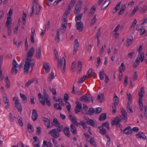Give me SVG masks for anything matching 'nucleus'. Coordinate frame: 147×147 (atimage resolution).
<instances>
[{"label":"nucleus","instance_id":"f257e3e1","mask_svg":"<svg viewBox=\"0 0 147 147\" xmlns=\"http://www.w3.org/2000/svg\"><path fill=\"white\" fill-rule=\"evenodd\" d=\"M34 52V49L32 47L29 50L26 56L24 58L25 61L24 65V69L25 72H28L30 68L32 69L34 65L35 61L32 58Z\"/></svg>","mask_w":147,"mask_h":147},{"label":"nucleus","instance_id":"f03ea898","mask_svg":"<svg viewBox=\"0 0 147 147\" xmlns=\"http://www.w3.org/2000/svg\"><path fill=\"white\" fill-rule=\"evenodd\" d=\"M39 100L40 102L43 105H45V102L47 105L49 106H50L51 103L50 100L49 99V96L45 92H44V95L42 96V95L39 93L38 94Z\"/></svg>","mask_w":147,"mask_h":147},{"label":"nucleus","instance_id":"7ed1b4c3","mask_svg":"<svg viewBox=\"0 0 147 147\" xmlns=\"http://www.w3.org/2000/svg\"><path fill=\"white\" fill-rule=\"evenodd\" d=\"M65 59L62 57L61 59L58 58L57 67L59 69L61 70L63 73H64L65 69Z\"/></svg>","mask_w":147,"mask_h":147},{"label":"nucleus","instance_id":"20e7f679","mask_svg":"<svg viewBox=\"0 0 147 147\" xmlns=\"http://www.w3.org/2000/svg\"><path fill=\"white\" fill-rule=\"evenodd\" d=\"M144 94V91L143 87H142L140 89V92L138 93V95L139 98L138 102L140 105V109L141 111H142L143 109V104H142V97Z\"/></svg>","mask_w":147,"mask_h":147},{"label":"nucleus","instance_id":"39448f33","mask_svg":"<svg viewBox=\"0 0 147 147\" xmlns=\"http://www.w3.org/2000/svg\"><path fill=\"white\" fill-rule=\"evenodd\" d=\"M41 9V6L38 3H37L36 5H33L31 9V16L33 15L34 13V10L35 9L36 10L35 14L38 15L40 12Z\"/></svg>","mask_w":147,"mask_h":147},{"label":"nucleus","instance_id":"423d86ee","mask_svg":"<svg viewBox=\"0 0 147 147\" xmlns=\"http://www.w3.org/2000/svg\"><path fill=\"white\" fill-rule=\"evenodd\" d=\"M12 65L11 69V72L12 74L16 75L18 71L16 68L19 66V65L17 63L16 60L14 59L13 60Z\"/></svg>","mask_w":147,"mask_h":147},{"label":"nucleus","instance_id":"0eeeda50","mask_svg":"<svg viewBox=\"0 0 147 147\" xmlns=\"http://www.w3.org/2000/svg\"><path fill=\"white\" fill-rule=\"evenodd\" d=\"M13 100L15 102V105L18 111L21 112L22 107L19 102L18 98L16 97H14L13 98Z\"/></svg>","mask_w":147,"mask_h":147},{"label":"nucleus","instance_id":"6e6552de","mask_svg":"<svg viewBox=\"0 0 147 147\" xmlns=\"http://www.w3.org/2000/svg\"><path fill=\"white\" fill-rule=\"evenodd\" d=\"M67 22V20H64L62 23V26L58 30L57 32H58L60 34H61L65 32L66 29Z\"/></svg>","mask_w":147,"mask_h":147},{"label":"nucleus","instance_id":"1a4fd4ad","mask_svg":"<svg viewBox=\"0 0 147 147\" xmlns=\"http://www.w3.org/2000/svg\"><path fill=\"white\" fill-rule=\"evenodd\" d=\"M90 100H91L92 102H93V100L92 96L90 95L88 96L84 95L81 98V101L86 102H88Z\"/></svg>","mask_w":147,"mask_h":147},{"label":"nucleus","instance_id":"9d476101","mask_svg":"<svg viewBox=\"0 0 147 147\" xmlns=\"http://www.w3.org/2000/svg\"><path fill=\"white\" fill-rule=\"evenodd\" d=\"M49 134H51L52 136L55 138H57L59 136V133L57 131L56 129H52L49 132Z\"/></svg>","mask_w":147,"mask_h":147},{"label":"nucleus","instance_id":"9b49d317","mask_svg":"<svg viewBox=\"0 0 147 147\" xmlns=\"http://www.w3.org/2000/svg\"><path fill=\"white\" fill-rule=\"evenodd\" d=\"M142 50V47L141 45L139 46L138 49V56H139L141 58V62L143 61L144 58V54L143 52H141V51Z\"/></svg>","mask_w":147,"mask_h":147},{"label":"nucleus","instance_id":"f8f14e48","mask_svg":"<svg viewBox=\"0 0 147 147\" xmlns=\"http://www.w3.org/2000/svg\"><path fill=\"white\" fill-rule=\"evenodd\" d=\"M43 68L45 70L46 73H49L50 71V64L48 63L44 62L43 63Z\"/></svg>","mask_w":147,"mask_h":147},{"label":"nucleus","instance_id":"ddd939ff","mask_svg":"<svg viewBox=\"0 0 147 147\" xmlns=\"http://www.w3.org/2000/svg\"><path fill=\"white\" fill-rule=\"evenodd\" d=\"M121 116H120V117L121 120H124L126 122L127 121V113L124 110H121Z\"/></svg>","mask_w":147,"mask_h":147},{"label":"nucleus","instance_id":"4468645a","mask_svg":"<svg viewBox=\"0 0 147 147\" xmlns=\"http://www.w3.org/2000/svg\"><path fill=\"white\" fill-rule=\"evenodd\" d=\"M97 7V4H95L92 7L88 14L89 16H90L93 15L95 12Z\"/></svg>","mask_w":147,"mask_h":147},{"label":"nucleus","instance_id":"2eb2a0df","mask_svg":"<svg viewBox=\"0 0 147 147\" xmlns=\"http://www.w3.org/2000/svg\"><path fill=\"white\" fill-rule=\"evenodd\" d=\"M74 49L73 51V53L74 54L76 53L79 47V43L77 39L75 40L74 42Z\"/></svg>","mask_w":147,"mask_h":147},{"label":"nucleus","instance_id":"dca6fc26","mask_svg":"<svg viewBox=\"0 0 147 147\" xmlns=\"http://www.w3.org/2000/svg\"><path fill=\"white\" fill-rule=\"evenodd\" d=\"M76 27L77 30L79 32L82 31L83 28V24L82 22L76 23Z\"/></svg>","mask_w":147,"mask_h":147},{"label":"nucleus","instance_id":"f3484780","mask_svg":"<svg viewBox=\"0 0 147 147\" xmlns=\"http://www.w3.org/2000/svg\"><path fill=\"white\" fill-rule=\"evenodd\" d=\"M132 132V129L130 126H127L124 129L123 133L126 135H129Z\"/></svg>","mask_w":147,"mask_h":147},{"label":"nucleus","instance_id":"a211bd4d","mask_svg":"<svg viewBox=\"0 0 147 147\" xmlns=\"http://www.w3.org/2000/svg\"><path fill=\"white\" fill-rule=\"evenodd\" d=\"M121 120L120 117H116L113 121H112V125H116L117 126L120 125L119 123Z\"/></svg>","mask_w":147,"mask_h":147},{"label":"nucleus","instance_id":"6ab92c4d","mask_svg":"<svg viewBox=\"0 0 147 147\" xmlns=\"http://www.w3.org/2000/svg\"><path fill=\"white\" fill-rule=\"evenodd\" d=\"M87 123L93 127H96L97 126L96 123L93 120L90 119H88L87 120Z\"/></svg>","mask_w":147,"mask_h":147},{"label":"nucleus","instance_id":"aec40b11","mask_svg":"<svg viewBox=\"0 0 147 147\" xmlns=\"http://www.w3.org/2000/svg\"><path fill=\"white\" fill-rule=\"evenodd\" d=\"M33 139L34 141L32 145L34 147H39V144L37 137L35 136L33 138Z\"/></svg>","mask_w":147,"mask_h":147},{"label":"nucleus","instance_id":"412c9836","mask_svg":"<svg viewBox=\"0 0 147 147\" xmlns=\"http://www.w3.org/2000/svg\"><path fill=\"white\" fill-rule=\"evenodd\" d=\"M136 136L138 138L145 140L146 138V137L145 135V134L143 132H140L136 135Z\"/></svg>","mask_w":147,"mask_h":147},{"label":"nucleus","instance_id":"4be33fe9","mask_svg":"<svg viewBox=\"0 0 147 147\" xmlns=\"http://www.w3.org/2000/svg\"><path fill=\"white\" fill-rule=\"evenodd\" d=\"M38 114L36 109H33L32 113V118L34 121L36 120L38 117Z\"/></svg>","mask_w":147,"mask_h":147},{"label":"nucleus","instance_id":"5701e85b","mask_svg":"<svg viewBox=\"0 0 147 147\" xmlns=\"http://www.w3.org/2000/svg\"><path fill=\"white\" fill-rule=\"evenodd\" d=\"M75 108V111L76 113L80 112L82 108V104L81 103L78 102Z\"/></svg>","mask_w":147,"mask_h":147},{"label":"nucleus","instance_id":"b1692460","mask_svg":"<svg viewBox=\"0 0 147 147\" xmlns=\"http://www.w3.org/2000/svg\"><path fill=\"white\" fill-rule=\"evenodd\" d=\"M88 76L89 77L94 78L96 76V74L93 71L92 69H90L87 73Z\"/></svg>","mask_w":147,"mask_h":147},{"label":"nucleus","instance_id":"393cba45","mask_svg":"<svg viewBox=\"0 0 147 147\" xmlns=\"http://www.w3.org/2000/svg\"><path fill=\"white\" fill-rule=\"evenodd\" d=\"M69 118L72 122L76 125L78 126L79 124L77 122L76 118L71 115H69Z\"/></svg>","mask_w":147,"mask_h":147},{"label":"nucleus","instance_id":"a878e982","mask_svg":"<svg viewBox=\"0 0 147 147\" xmlns=\"http://www.w3.org/2000/svg\"><path fill=\"white\" fill-rule=\"evenodd\" d=\"M31 34L30 36V41L32 43L34 42V36L35 33V30L34 28H32L31 29Z\"/></svg>","mask_w":147,"mask_h":147},{"label":"nucleus","instance_id":"bb28decb","mask_svg":"<svg viewBox=\"0 0 147 147\" xmlns=\"http://www.w3.org/2000/svg\"><path fill=\"white\" fill-rule=\"evenodd\" d=\"M43 121L45 122V126L47 128L50 127V121L49 120L46 118H43L42 119Z\"/></svg>","mask_w":147,"mask_h":147},{"label":"nucleus","instance_id":"cd10ccee","mask_svg":"<svg viewBox=\"0 0 147 147\" xmlns=\"http://www.w3.org/2000/svg\"><path fill=\"white\" fill-rule=\"evenodd\" d=\"M76 0H71L68 7V9L70 10L73 7L76 3Z\"/></svg>","mask_w":147,"mask_h":147},{"label":"nucleus","instance_id":"c85d7f7f","mask_svg":"<svg viewBox=\"0 0 147 147\" xmlns=\"http://www.w3.org/2000/svg\"><path fill=\"white\" fill-rule=\"evenodd\" d=\"M11 17L8 16L6 22L5 26L6 27H11Z\"/></svg>","mask_w":147,"mask_h":147},{"label":"nucleus","instance_id":"c756f323","mask_svg":"<svg viewBox=\"0 0 147 147\" xmlns=\"http://www.w3.org/2000/svg\"><path fill=\"white\" fill-rule=\"evenodd\" d=\"M42 55L41 53V49L40 48H39L36 50V57L37 58L40 59Z\"/></svg>","mask_w":147,"mask_h":147},{"label":"nucleus","instance_id":"7c9ffc66","mask_svg":"<svg viewBox=\"0 0 147 147\" xmlns=\"http://www.w3.org/2000/svg\"><path fill=\"white\" fill-rule=\"evenodd\" d=\"M140 60L141 61V57L138 56L134 63V67H137L139 64V61Z\"/></svg>","mask_w":147,"mask_h":147},{"label":"nucleus","instance_id":"2f4dec72","mask_svg":"<svg viewBox=\"0 0 147 147\" xmlns=\"http://www.w3.org/2000/svg\"><path fill=\"white\" fill-rule=\"evenodd\" d=\"M5 87L7 88H9L10 86V84L8 76H6L5 78Z\"/></svg>","mask_w":147,"mask_h":147},{"label":"nucleus","instance_id":"473e14b6","mask_svg":"<svg viewBox=\"0 0 147 147\" xmlns=\"http://www.w3.org/2000/svg\"><path fill=\"white\" fill-rule=\"evenodd\" d=\"M54 100L56 102H59V104L64 106V104L62 101L61 99L59 97H53Z\"/></svg>","mask_w":147,"mask_h":147},{"label":"nucleus","instance_id":"72a5a7b5","mask_svg":"<svg viewBox=\"0 0 147 147\" xmlns=\"http://www.w3.org/2000/svg\"><path fill=\"white\" fill-rule=\"evenodd\" d=\"M104 95L103 93H99L98 95L97 99L99 101L102 102L104 100Z\"/></svg>","mask_w":147,"mask_h":147},{"label":"nucleus","instance_id":"f704fd0d","mask_svg":"<svg viewBox=\"0 0 147 147\" xmlns=\"http://www.w3.org/2000/svg\"><path fill=\"white\" fill-rule=\"evenodd\" d=\"M35 80L36 79L35 78H33L29 80L26 83L25 86L27 87H28L29 86L34 82Z\"/></svg>","mask_w":147,"mask_h":147},{"label":"nucleus","instance_id":"c9c22d12","mask_svg":"<svg viewBox=\"0 0 147 147\" xmlns=\"http://www.w3.org/2000/svg\"><path fill=\"white\" fill-rule=\"evenodd\" d=\"M63 131L65 134L68 137L70 136L69 128L68 127H66L64 129Z\"/></svg>","mask_w":147,"mask_h":147},{"label":"nucleus","instance_id":"e433bc0d","mask_svg":"<svg viewBox=\"0 0 147 147\" xmlns=\"http://www.w3.org/2000/svg\"><path fill=\"white\" fill-rule=\"evenodd\" d=\"M83 15L82 14H80L76 16L75 18V20L76 23L82 22L81 19L82 16Z\"/></svg>","mask_w":147,"mask_h":147},{"label":"nucleus","instance_id":"4c0bfd02","mask_svg":"<svg viewBox=\"0 0 147 147\" xmlns=\"http://www.w3.org/2000/svg\"><path fill=\"white\" fill-rule=\"evenodd\" d=\"M114 98L113 100L114 101V103L113 104V105H117L119 103V98L115 94H114Z\"/></svg>","mask_w":147,"mask_h":147},{"label":"nucleus","instance_id":"58836bf2","mask_svg":"<svg viewBox=\"0 0 147 147\" xmlns=\"http://www.w3.org/2000/svg\"><path fill=\"white\" fill-rule=\"evenodd\" d=\"M133 40V37L131 36H130L129 38L127 39L126 43V46L127 47L129 46V45L131 44V43Z\"/></svg>","mask_w":147,"mask_h":147},{"label":"nucleus","instance_id":"ea45409f","mask_svg":"<svg viewBox=\"0 0 147 147\" xmlns=\"http://www.w3.org/2000/svg\"><path fill=\"white\" fill-rule=\"evenodd\" d=\"M3 100L5 104L9 102L8 100L6 94L5 93H3Z\"/></svg>","mask_w":147,"mask_h":147},{"label":"nucleus","instance_id":"a19ab883","mask_svg":"<svg viewBox=\"0 0 147 147\" xmlns=\"http://www.w3.org/2000/svg\"><path fill=\"white\" fill-rule=\"evenodd\" d=\"M97 19L96 18V15H94L93 18L92 19L91 22L90 24V26H92L96 21Z\"/></svg>","mask_w":147,"mask_h":147},{"label":"nucleus","instance_id":"79ce46f5","mask_svg":"<svg viewBox=\"0 0 147 147\" xmlns=\"http://www.w3.org/2000/svg\"><path fill=\"white\" fill-rule=\"evenodd\" d=\"M55 77L54 73L53 72H51L49 75L48 78V81L51 82Z\"/></svg>","mask_w":147,"mask_h":147},{"label":"nucleus","instance_id":"37998d69","mask_svg":"<svg viewBox=\"0 0 147 147\" xmlns=\"http://www.w3.org/2000/svg\"><path fill=\"white\" fill-rule=\"evenodd\" d=\"M125 70V66L123 63H121V65L119 67L120 72H122Z\"/></svg>","mask_w":147,"mask_h":147},{"label":"nucleus","instance_id":"c03bdc74","mask_svg":"<svg viewBox=\"0 0 147 147\" xmlns=\"http://www.w3.org/2000/svg\"><path fill=\"white\" fill-rule=\"evenodd\" d=\"M126 8V7L125 5H123L121 7L118 13L119 15H121L123 13L124 10H125Z\"/></svg>","mask_w":147,"mask_h":147},{"label":"nucleus","instance_id":"a18cd8bd","mask_svg":"<svg viewBox=\"0 0 147 147\" xmlns=\"http://www.w3.org/2000/svg\"><path fill=\"white\" fill-rule=\"evenodd\" d=\"M121 3V2L118 3L116 6L115 8L113 9V13H115L120 8V5Z\"/></svg>","mask_w":147,"mask_h":147},{"label":"nucleus","instance_id":"49530a36","mask_svg":"<svg viewBox=\"0 0 147 147\" xmlns=\"http://www.w3.org/2000/svg\"><path fill=\"white\" fill-rule=\"evenodd\" d=\"M71 131L74 134H76L77 132L76 127L73 124H71Z\"/></svg>","mask_w":147,"mask_h":147},{"label":"nucleus","instance_id":"de8ad7c7","mask_svg":"<svg viewBox=\"0 0 147 147\" xmlns=\"http://www.w3.org/2000/svg\"><path fill=\"white\" fill-rule=\"evenodd\" d=\"M53 124L56 127H59V122L55 118L53 120Z\"/></svg>","mask_w":147,"mask_h":147},{"label":"nucleus","instance_id":"09e8293b","mask_svg":"<svg viewBox=\"0 0 147 147\" xmlns=\"http://www.w3.org/2000/svg\"><path fill=\"white\" fill-rule=\"evenodd\" d=\"M82 63L81 61H79L78 63V70L79 71H81L82 69Z\"/></svg>","mask_w":147,"mask_h":147},{"label":"nucleus","instance_id":"8fccbe9b","mask_svg":"<svg viewBox=\"0 0 147 147\" xmlns=\"http://www.w3.org/2000/svg\"><path fill=\"white\" fill-rule=\"evenodd\" d=\"M89 142L90 144L93 146H94L95 147L96 146V143L94 141V138L92 137H90L89 140Z\"/></svg>","mask_w":147,"mask_h":147},{"label":"nucleus","instance_id":"3c124183","mask_svg":"<svg viewBox=\"0 0 147 147\" xmlns=\"http://www.w3.org/2000/svg\"><path fill=\"white\" fill-rule=\"evenodd\" d=\"M98 128L100 129V133L104 135L106 133V129L102 127H99Z\"/></svg>","mask_w":147,"mask_h":147},{"label":"nucleus","instance_id":"603ef678","mask_svg":"<svg viewBox=\"0 0 147 147\" xmlns=\"http://www.w3.org/2000/svg\"><path fill=\"white\" fill-rule=\"evenodd\" d=\"M106 117V113L101 114L99 117V120L102 121L105 119Z\"/></svg>","mask_w":147,"mask_h":147},{"label":"nucleus","instance_id":"864d4df0","mask_svg":"<svg viewBox=\"0 0 147 147\" xmlns=\"http://www.w3.org/2000/svg\"><path fill=\"white\" fill-rule=\"evenodd\" d=\"M60 33H59L58 32H57L56 35L55 41L59 43L60 41Z\"/></svg>","mask_w":147,"mask_h":147},{"label":"nucleus","instance_id":"5fc2aeb1","mask_svg":"<svg viewBox=\"0 0 147 147\" xmlns=\"http://www.w3.org/2000/svg\"><path fill=\"white\" fill-rule=\"evenodd\" d=\"M104 72L102 69L101 70L99 73V77L100 79L102 80L104 79Z\"/></svg>","mask_w":147,"mask_h":147},{"label":"nucleus","instance_id":"6e6d98bb","mask_svg":"<svg viewBox=\"0 0 147 147\" xmlns=\"http://www.w3.org/2000/svg\"><path fill=\"white\" fill-rule=\"evenodd\" d=\"M102 127L104 128L105 127L107 129L109 130V124L108 122H106L104 123H103L102 125Z\"/></svg>","mask_w":147,"mask_h":147},{"label":"nucleus","instance_id":"4d7b16f0","mask_svg":"<svg viewBox=\"0 0 147 147\" xmlns=\"http://www.w3.org/2000/svg\"><path fill=\"white\" fill-rule=\"evenodd\" d=\"M95 112V110L94 109L92 108H90L88 111L86 113V114L91 115L92 114Z\"/></svg>","mask_w":147,"mask_h":147},{"label":"nucleus","instance_id":"13d9d810","mask_svg":"<svg viewBox=\"0 0 147 147\" xmlns=\"http://www.w3.org/2000/svg\"><path fill=\"white\" fill-rule=\"evenodd\" d=\"M81 9V7H78L76 6L74 13L76 14H78L79 13Z\"/></svg>","mask_w":147,"mask_h":147},{"label":"nucleus","instance_id":"bf43d9fd","mask_svg":"<svg viewBox=\"0 0 147 147\" xmlns=\"http://www.w3.org/2000/svg\"><path fill=\"white\" fill-rule=\"evenodd\" d=\"M110 3V0H106V1H105L103 5V6H105L104 7L105 9H106L107 8Z\"/></svg>","mask_w":147,"mask_h":147},{"label":"nucleus","instance_id":"052dcab7","mask_svg":"<svg viewBox=\"0 0 147 147\" xmlns=\"http://www.w3.org/2000/svg\"><path fill=\"white\" fill-rule=\"evenodd\" d=\"M27 127H28V130L30 132H32L34 131V129L33 128L32 125L30 124H28Z\"/></svg>","mask_w":147,"mask_h":147},{"label":"nucleus","instance_id":"680f3d73","mask_svg":"<svg viewBox=\"0 0 147 147\" xmlns=\"http://www.w3.org/2000/svg\"><path fill=\"white\" fill-rule=\"evenodd\" d=\"M87 76L86 75H85L83 76V78H81L77 82L78 83H82L84 81L85 79L86 78Z\"/></svg>","mask_w":147,"mask_h":147},{"label":"nucleus","instance_id":"e2e57ef3","mask_svg":"<svg viewBox=\"0 0 147 147\" xmlns=\"http://www.w3.org/2000/svg\"><path fill=\"white\" fill-rule=\"evenodd\" d=\"M20 96L21 97V98L22 99V100L24 101H25V102H26V101L27 100V98L26 97V96L24 94L20 93Z\"/></svg>","mask_w":147,"mask_h":147},{"label":"nucleus","instance_id":"0e129e2a","mask_svg":"<svg viewBox=\"0 0 147 147\" xmlns=\"http://www.w3.org/2000/svg\"><path fill=\"white\" fill-rule=\"evenodd\" d=\"M49 90L54 95H56V89L54 88H51L50 87L49 88Z\"/></svg>","mask_w":147,"mask_h":147},{"label":"nucleus","instance_id":"69168bd1","mask_svg":"<svg viewBox=\"0 0 147 147\" xmlns=\"http://www.w3.org/2000/svg\"><path fill=\"white\" fill-rule=\"evenodd\" d=\"M70 10L69 9H67L66 10L65 13L63 15V17L64 18V20H65V18H66L68 14L69 13ZM65 20H66L65 19Z\"/></svg>","mask_w":147,"mask_h":147},{"label":"nucleus","instance_id":"338daca9","mask_svg":"<svg viewBox=\"0 0 147 147\" xmlns=\"http://www.w3.org/2000/svg\"><path fill=\"white\" fill-rule=\"evenodd\" d=\"M106 47V46L105 45H104V46H102V47L99 51V54L100 55H101L104 52V50Z\"/></svg>","mask_w":147,"mask_h":147},{"label":"nucleus","instance_id":"774afa93","mask_svg":"<svg viewBox=\"0 0 147 147\" xmlns=\"http://www.w3.org/2000/svg\"><path fill=\"white\" fill-rule=\"evenodd\" d=\"M65 105L66 106L67 111L69 112L70 111L71 106L70 104L68 102H66Z\"/></svg>","mask_w":147,"mask_h":147}]
</instances>
